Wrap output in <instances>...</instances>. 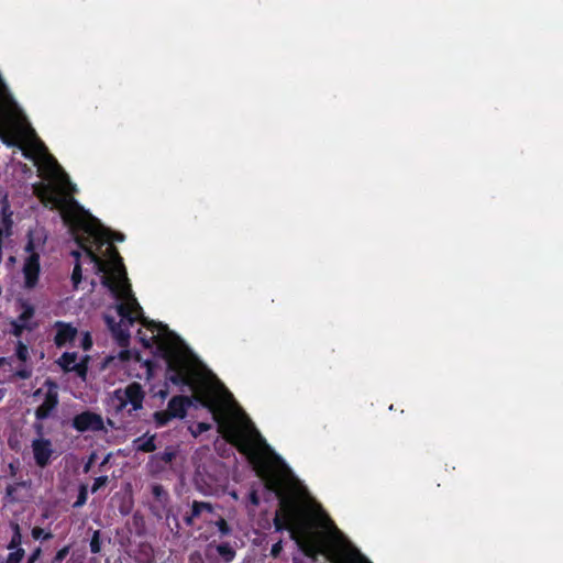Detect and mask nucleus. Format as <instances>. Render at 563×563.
I'll list each match as a JSON object with an SVG mask.
<instances>
[{"instance_id":"f257e3e1","label":"nucleus","mask_w":563,"mask_h":563,"mask_svg":"<svg viewBox=\"0 0 563 563\" xmlns=\"http://www.w3.org/2000/svg\"><path fill=\"white\" fill-rule=\"evenodd\" d=\"M284 531L313 562L371 563L284 461Z\"/></svg>"},{"instance_id":"f03ea898","label":"nucleus","mask_w":563,"mask_h":563,"mask_svg":"<svg viewBox=\"0 0 563 563\" xmlns=\"http://www.w3.org/2000/svg\"><path fill=\"white\" fill-rule=\"evenodd\" d=\"M229 441L241 453L247 456L257 476L261 479V489L250 493V501L257 506L264 501L277 500V509L274 517L276 531H282V459L266 443L253 422L244 412L231 423L228 431Z\"/></svg>"},{"instance_id":"7ed1b4c3","label":"nucleus","mask_w":563,"mask_h":563,"mask_svg":"<svg viewBox=\"0 0 563 563\" xmlns=\"http://www.w3.org/2000/svg\"><path fill=\"white\" fill-rule=\"evenodd\" d=\"M110 251L113 253L111 276H102L101 283L113 294V296L117 297V299L125 301L118 306V313L121 317V320L111 333L120 346H126L130 339V333L128 331L129 325H132L139 318L142 319V323L144 325H148L150 321L143 318L142 308L132 294L122 257L114 247H110ZM151 324L156 327L157 330L159 329V323L156 324L151 321Z\"/></svg>"},{"instance_id":"20e7f679","label":"nucleus","mask_w":563,"mask_h":563,"mask_svg":"<svg viewBox=\"0 0 563 563\" xmlns=\"http://www.w3.org/2000/svg\"><path fill=\"white\" fill-rule=\"evenodd\" d=\"M81 211L82 216L79 220V225L81 227L84 233L87 234V236H78L77 242L80 245V247L84 249L86 256L89 258L90 263L93 264L96 271L98 273H103V276H111L113 253L110 251V247H113V245L108 246L107 253L109 260L106 261L102 260L95 251H92L91 246H88L87 242L96 244L98 249H101V246H103L110 239L118 242H122L124 240V235L121 232H112L92 214L85 210ZM114 249L117 250L115 246Z\"/></svg>"},{"instance_id":"39448f33","label":"nucleus","mask_w":563,"mask_h":563,"mask_svg":"<svg viewBox=\"0 0 563 563\" xmlns=\"http://www.w3.org/2000/svg\"><path fill=\"white\" fill-rule=\"evenodd\" d=\"M158 327V333L154 335V338L157 340V344L167 358L169 368L173 372L168 379L175 385H188L189 377L181 361V357L187 351V346L176 333L167 328V325L159 323Z\"/></svg>"},{"instance_id":"423d86ee","label":"nucleus","mask_w":563,"mask_h":563,"mask_svg":"<svg viewBox=\"0 0 563 563\" xmlns=\"http://www.w3.org/2000/svg\"><path fill=\"white\" fill-rule=\"evenodd\" d=\"M27 134L33 139L37 158L45 166L47 173L58 181L63 190L68 195L75 191V186L70 183L68 175L63 170L57 161L48 153L47 148L37 139L35 131L31 126L27 128Z\"/></svg>"},{"instance_id":"0eeeda50","label":"nucleus","mask_w":563,"mask_h":563,"mask_svg":"<svg viewBox=\"0 0 563 563\" xmlns=\"http://www.w3.org/2000/svg\"><path fill=\"white\" fill-rule=\"evenodd\" d=\"M114 398L118 400L117 410H122L128 404L132 405V410L142 408L144 391L139 383H132L124 389L114 391Z\"/></svg>"},{"instance_id":"6e6552de","label":"nucleus","mask_w":563,"mask_h":563,"mask_svg":"<svg viewBox=\"0 0 563 563\" xmlns=\"http://www.w3.org/2000/svg\"><path fill=\"white\" fill-rule=\"evenodd\" d=\"M44 385L47 387V391L45 393L44 401L35 410L36 420L47 419L57 408L59 402L57 384L51 379H47Z\"/></svg>"},{"instance_id":"1a4fd4ad","label":"nucleus","mask_w":563,"mask_h":563,"mask_svg":"<svg viewBox=\"0 0 563 563\" xmlns=\"http://www.w3.org/2000/svg\"><path fill=\"white\" fill-rule=\"evenodd\" d=\"M33 250L34 243L33 240L30 239L25 246V251L29 252L30 255L26 257L25 263L23 265L25 287L30 289L35 287L40 273V256L38 254L34 253Z\"/></svg>"},{"instance_id":"9d476101","label":"nucleus","mask_w":563,"mask_h":563,"mask_svg":"<svg viewBox=\"0 0 563 563\" xmlns=\"http://www.w3.org/2000/svg\"><path fill=\"white\" fill-rule=\"evenodd\" d=\"M71 426L78 432L103 431L104 422L100 415L92 411H84L74 417Z\"/></svg>"},{"instance_id":"9b49d317","label":"nucleus","mask_w":563,"mask_h":563,"mask_svg":"<svg viewBox=\"0 0 563 563\" xmlns=\"http://www.w3.org/2000/svg\"><path fill=\"white\" fill-rule=\"evenodd\" d=\"M31 446L36 465L40 467L47 466L54 453L52 441L45 438L34 439Z\"/></svg>"},{"instance_id":"f8f14e48","label":"nucleus","mask_w":563,"mask_h":563,"mask_svg":"<svg viewBox=\"0 0 563 563\" xmlns=\"http://www.w3.org/2000/svg\"><path fill=\"white\" fill-rule=\"evenodd\" d=\"M58 365L66 372H75L80 377L85 378L87 374V366L77 363V353L65 352L57 361Z\"/></svg>"},{"instance_id":"ddd939ff","label":"nucleus","mask_w":563,"mask_h":563,"mask_svg":"<svg viewBox=\"0 0 563 563\" xmlns=\"http://www.w3.org/2000/svg\"><path fill=\"white\" fill-rule=\"evenodd\" d=\"M191 405V399L186 396H175L169 402L167 410L174 418H184L186 416V409Z\"/></svg>"},{"instance_id":"4468645a","label":"nucleus","mask_w":563,"mask_h":563,"mask_svg":"<svg viewBox=\"0 0 563 563\" xmlns=\"http://www.w3.org/2000/svg\"><path fill=\"white\" fill-rule=\"evenodd\" d=\"M58 330L55 335V344L57 346H64L67 342H70L75 339L77 334V330L69 324H63L60 322L57 323Z\"/></svg>"},{"instance_id":"2eb2a0df","label":"nucleus","mask_w":563,"mask_h":563,"mask_svg":"<svg viewBox=\"0 0 563 563\" xmlns=\"http://www.w3.org/2000/svg\"><path fill=\"white\" fill-rule=\"evenodd\" d=\"M18 108L16 103L12 99V97L8 93L7 87L2 79L0 78V114L4 110L14 111Z\"/></svg>"},{"instance_id":"dca6fc26","label":"nucleus","mask_w":563,"mask_h":563,"mask_svg":"<svg viewBox=\"0 0 563 563\" xmlns=\"http://www.w3.org/2000/svg\"><path fill=\"white\" fill-rule=\"evenodd\" d=\"M154 440H155V435H152L150 438L142 435L133 441V445L136 451L146 452V453L154 452L156 450Z\"/></svg>"},{"instance_id":"f3484780","label":"nucleus","mask_w":563,"mask_h":563,"mask_svg":"<svg viewBox=\"0 0 563 563\" xmlns=\"http://www.w3.org/2000/svg\"><path fill=\"white\" fill-rule=\"evenodd\" d=\"M195 481L197 485H200L201 483L205 485H210V483L214 481L213 476L209 474L206 463L197 464Z\"/></svg>"},{"instance_id":"a211bd4d","label":"nucleus","mask_w":563,"mask_h":563,"mask_svg":"<svg viewBox=\"0 0 563 563\" xmlns=\"http://www.w3.org/2000/svg\"><path fill=\"white\" fill-rule=\"evenodd\" d=\"M11 528L13 530V536L11 538L10 543L8 544V549L9 550L21 549L20 545L22 542V536H21L20 526L16 522H11Z\"/></svg>"},{"instance_id":"6ab92c4d","label":"nucleus","mask_w":563,"mask_h":563,"mask_svg":"<svg viewBox=\"0 0 563 563\" xmlns=\"http://www.w3.org/2000/svg\"><path fill=\"white\" fill-rule=\"evenodd\" d=\"M177 451L174 448H167L164 452L153 455V460L163 462L165 465L173 462L176 457Z\"/></svg>"},{"instance_id":"aec40b11","label":"nucleus","mask_w":563,"mask_h":563,"mask_svg":"<svg viewBox=\"0 0 563 563\" xmlns=\"http://www.w3.org/2000/svg\"><path fill=\"white\" fill-rule=\"evenodd\" d=\"M192 516L199 517L203 511L213 512V505L207 501L195 500L191 506Z\"/></svg>"},{"instance_id":"412c9836","label":"nucleus","mask_w":563,"mask_h":563,"mask_svg":"<svg viewBox=\"0 0 563 563\" xmlns=\"http://www.w3.org/2000/svg\"><path fill=\"white\" fill-rule=\"evenodd\" d=\"M217 551L225 562H231L235 556V551L229 543L219 544Z\"/></svg>"},{"instance_id":"4be33fe9","label":"nucleus","mask_w":563,"mask_h":563,"mask_svg":"<svg viewBox=\"0 0 563 563\" xmlns=\"http://www.w3.org/2000/svg\"><path fill=\"white\" fill-rule=\"evenodd\" d=\"M21 307L23 310L16 321L26 324V322L34 316V308L26 302H22Z\"/></svg>"},{"instance_id":"5701e85b","label":"nucleus","mask_w":563,"mask_h":563,"mask_svg":"<svg viewBox=\"0 0 563 563\" xmlns=\"http://www.w3.org/2000/svg\"><path fill=\"white\" fill-rule=\"evenodd\" d=\"M152 494L159 503H165L168 499V494L162 485H154L152 487Z\"/></svg>"},{"instance_id":"b1692460","label":"nucleus","mask_w":563,"mask_h":563,"mask_svg":"<svg viewBox=\"0 0 563 563\" xmlns=\"http://www.w3.org/2000/svg\"><path fill=\"white\" fill-rule=\"evenodd\" d=\"M174 417L170 416L168 410L157 411L154 413V419H155L157 426H159V427L165 426Z\"/></svg>"},{"instance_id":"393cba45","label":"nucleus","mask_w":563,"mask_h":563,"mask_svg":"<svg viewBox=\"0 0 563 563\" xmlns=\"http://www.w3.org/2000/svg\"><path fill=\"white\" fill-rule=\"evenodd\" d=\"M24 553L25 552L23 549L11 550L5 560V563H20L24 556Z\"/></svg>"},{"instance_id":"a878e982","label":"nucleus","mask_w":563,"mask_h":563,"mask_svg":"<svg viewBox=\"0 0 563 563\" xmlns=\"http://www.w3.org/2000/svg\"><path fill=\"white\" fill-rule=\"evenodd\" d=\"M81 278H82L81 266H80L79 262H76L75 267L73 269V274H71V282H73L75 289L78 288V285L81 282Z\"/></svg>"},{"instance_id":"bb28decb","label":"nucleus","mask_w":563,"mask_h":563,"mask_svg":"<svg viewBox=\"0 0 563 563\" xmlns=\"http://www.w3.org/2000/svg\"><path fill=\"white\" fill-rule=\"evenodd\" d=\"M100 550H101L100 531L96 530L90 540V551H91V553H99Z\"/></svg>"},{"instance_id":"cd10ccee","label":"nucleus","mask_w":563,"mask_h":563,"mask_svg":"<svg viewBox=\"0 0 563 563\" xmlns=\"http://www.w3.org/2000/svg\"><path fill=\"white\" fill-rule=\"evenodd\" d=\"M87 495H88L87 486L81 485L79 488V494H78L77 500L74 503V507L79 508V507L84 506L87 501Z\"/></svg>"},{"instance_id":"c85d7f7f","label":"nucleus","mask_w":563,"mask_h":563,"mask_svg":"<svg viewBox=\"0 0 563 563\" xmlns=\"http://www.w3.org/2000/svg\"><path fill=\"white\" fill-rule=\"evenodd\" d=\"M69 545H66L64 548H62L56 554L55 556L53 558V560L51 561V563H63L64 560L67 558V555L69 554Z\"/></svg>"},{"instance_id":"c756f323","label":"nucleus","mask_w":563,"mask_h":563,"mask_svg":"<svg viewBox=\"0 0 563 563\" xmlns=\"http://www.w3.org/2000/svg\"><path fill=\"white\" fill-rule=\"evenodd\" d=\"M16 356L22 362H25L29 356L27 346L21 341L18 343L16 346Z\"/></svg>"},{"instance_id":"7c9ffc66","label":"nucleus","mask_w":563,"mask_h":563,"mask_svg":"<svg viewBox=\"0 0 563 563\" xmlns=\"http://www.w3.org/2000/svg\"><path fill=\"white\" fill-rule=\"evenodd\" d=\"M216 526L218 527V529L222 536H228L231 533V528L229 527V525L227 523V521L223 518H220L216 522Z\"/></svg>"},{"instance_id":"2f4dec72","label":"nucleus","mask_w":563,"mask_h":563,"mask_svg":"<svg viewBox=\"0 0 563 563\" xmlns=\"http://www.w3.org/2000/svg\"><path fill=\"white\" fill-rule=\"evenodd\" d=\"M32 537L34 539L43 538L44 540L51 539L53 536L52 533H44V530L40 527H35L32 530Z\"/></svg>"},{"instance_id":"473e14b6","label":"nucleus","mask_w":563,"mask_h":563,"mask_svg":"<svg viewBox=\"0 0 563 563\" xmlns=\"http://www.w3.org/2000/svg\"><path fill=\"white\" fill-rule=\"evenodd\" d=\"M11 325L13 328L12 333L15 336H20L22 332L27 328L26 324L20 323L19 321L14 320L11 322Z\"/></svg>"},{"instance_id":"72a5a7b5","label":"nucleus","mask_w":563,"mask_h":563,"mask_svg":"<svg viewBox=\"0 0 563 563\" xmlns=\"http://www.w3.org/2000/svg\"><path fill=\"white\" fill-rule=\"evenodd\" d=\"M108 483V476H100L95 479L91 492L96 493Z\"/></svg>"},{"instance_id":"f704fd0d","label":"nucleus","mask_w":563,"mask_h":563,"mask_svg":"<svg viewBox=\"0 0 563 563\" xmlns=\"http://www.w3.org/2000/svg\"><path fill=\"white\" fill-rule=\"evenodd\" d=\"M43 420H37L34 424H33V429H34V432L36 433L37 438L36 439H41V438H44V424L42 423Z\"/></svg>"},{"instance_id":"c9c22d12","label":"nucleus","mask_w":563,"mask_h":563,"mask_svg":"<svg viewBox=\"0 0 563 563\" xmlns=\"http://www.w3.org/2000/svg\"><path fill=\"white\" fill-rule=\"evenodd\" d=\"M221 387V397L223 398V401L227 404V405H230L231 402H233V397L232 395L223 387V386H220Z\"/></svg>"},{"instance_id":"e433bc0d","label":"nucleus","mask_w":563,"mask_h":563,"mask_svg":"<svg viewBox=\"0 0 563 563\" xmlns=\"http://www.w3.org/2000/svg\"><path fill=\"white\" fill-rule=\"evenodd\" d=\"M41 553H42L41 548H36V549L32 552V554L29 556V559H27V562H26V563H35V562L40 559Z\"/></svg>"},{"instance_id":"4c0bfd02","label":"nucleus","mask_w":563,"mask_h":563,"mask_svg":"<svg viewBox=\"0 0 563 563\" xmlns=\"http://www.w3.org/2000/svg\"><path fill=\"white\" fill-rule=\"evenodd\" d=\"M104 321H106V323H107V325H108L110 331H112L115 328V325L118 324V322L115 321L114 317H111V316H108V314L104 316Z\"/></svg>"},{"instance_id":"58836bf2","label":"nucleus","mask_w":563,"mask_h":563,"mask_svg":"<svg viewBox=\"0 0 563 563\" xmlns=\"http://www.w3.org/2000/svg\"><path fill=\"white\" fill-rule=\"evenodd\" d=\"M282 551V540L277 541L273 547H272V550H271V554L274 556V558H277L279 555Z\"/></svg>"},{"instance_id":"ea45409f","label":"nucleus","mask_w":563,"mask_h":563,"mask_svg":"<svg viewBox=\"0 0 563 563\" xmlns=\"http://www.w3.org/2000/svg\"><path fill=\"white\" fill-rule=\"evenodd\" d=\"M15 375L21 379H27L31 376V371L23 368L18 371Z\"/></svg>"},{"instance_id":"a19ab883","label":"nucleus","mask_w":563,"mask_h":563,"mask_svg":"<svg viewBox=\"0 0 563 563\" xmlns=\"http://www.w3.org/2000/svg\"><path fill=\"white\" fill-rule=\"evenodd\" d=\"M198 518L197 516H192V511H190L189 515L185 516L184 518V521L187 526H192L194 525V520Z\"/></svg>"},{"instance_id":"79ce46f5","label":"nucleus","mask_w":563,"mask_h":563,"mask_svg":"<svg viewBox=\"0 0 563 563\" xmlns=\"http://www.w3.org/2000/svg\"><path fill=\"white\" fill-rule=\"evenodd\" d=\"M91 345H92V341H91L89 334L87 333L85 335V339H84V342H82V346H84L85 350H89L91 347Z\"/></svg>"},{"instance_id":"37998d69","label":"nucleus","mask_w":563,"mask_h":563,"mask_svg":"<svg viewBox=\"0 0 563 563\" xmlns=\"http://www.w3.org/2000/svg\"><path fill=\"white\" fill-rule=\"evenodd\" d=\"M15 490H16V487H15V486H13V485H9V486H7V488H5V494H7V496H8V497H10V498H12V499H13V498H14V497H13V495H14Z\"/></svg>"},{"instance_id":"c03bdc74","label":"nucleus","mask_w":563,"mask_h":563,"mask_svg":"<svg viewBox=\"0 0 563 563\" xmlns=\"http://www.w3.org/2000/svg\"><path fill=\"white\" fill-rule=\"evenodd\" d=\"M71 255L76 258V262H79L80 251H73Z\"/></svg>"},{"instance_id":"a18cd8bd","label":"nucleus","mask_w":563,"mask_h":563,"mask_svg":"<svg viewBox=\"0 0 563 563\" xmlns=\"http://www.w3.org/2000/svg\"><path fill=\"white\" fill-rule=\"evenodd\" d=\"M42 393H43V389H42V388H38V389H36V390L34 391L33 396H34V397H38V396H41V395H42Z\"/></svg>"},{"instance_id":"49530a36","label":"nucleus","mask_w":563,"mask_h":563,"mask_svg":"<svg viewBox=\"0 0 563 563\" xmlns=\"http://www.w3.org/2000/svg\"><path fill=\"white\" fill-rule=\"evenodd\" d=\"M65 563H81V562L79 560H77V559L70 558Z\"/></svg>"},{"instance_id":"de8ad7c7","label":"nucleus","mask_w":563,"mask_h":563,"mask_svg":"<svg viewBox=\"0 0 563 563\" xmlns=\"http://www.w3.org/2000/svg\"><path fill=\"white\" fill-rule=\"evenodd\" d=\"M91 460L85 465L84 471L87 473L90 470Z\"/></svg>"},{"instance_id":"09e8293b","label":"nucleus","mask_w":563,"mask_h":563,"mask_svg":"<svg viewBox=\"0 0 563 563\" xmlns=\"http://www.w3.org/2000/svg\"><path fill=\"white\" fill-rule=\"evenodd\" d=\"M292 563H303V561L299 558H294Z\"/></svg>"},{"instance_id":"8fccbe9b","label":"nucleus","mask_w":563,"mask_h":563,"mask_svg":"<svg viewBox=\"0 0 563 563\" xmlns=\"http://www.w3.org/2000/svg\"><path fill=\"white\" fill-rule=\"evenodd\" d=\"M4 363H5V358H4V357H1V358H0V366H1L2 364H4Z\"/></svg>"},{"instance_id":"3c124183","label":"nucleus","mask_w":563,"mask_h":563,"mask_svg":"<svg viewBox=\"0 0 563 563\" xmlns=\"http://www.w3.org/2000/svg\"><path fill=\"white\" fill-rule=\"evenodd\" d=\"M107 422H108V426H111V427H113V426H114V424H113V422H112L110 419H108V421H107Z\"/></svg>"},{"instance_id":"603ef678","label":"nucleus","mask_w":563,"mask_h":563,"mask_svg":"<svg viewBox=\"0 0 563 563\" xmlns=\"http://www.w3.org/2000/svg\"><path fill=\"white\" fill-rule=\"evenodd\" d=\"M201 402H202L203 406H209L207 400H201Z\"/></svg>"}]
</instances>
